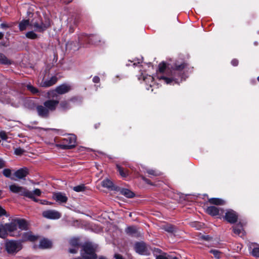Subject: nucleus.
<instances>
[{
	"instance_id": "nucleus-48",
	"label": "nucleus",
	"mask_w": 259,
	"mask_h": 259,
	"mask_svg": "<svg viewBox=\"0 0 259 259\" xmlns=\"http://www.w3.org/2000/svg\"><path fill=\"white\" fill-rule=\"evenodd\" d=\"M114 257L115 259H123L122 256L119 254H115L114 255Z\"/></svg>"
},
{
	"instance_id": "nucleus-47",
	"label": "nucleus",
	"mask_w": 259,
	"mask_h": 259,
	"mask_svg": "<svg viewBox=\"0 0 259 259\" xmlns=\"http://www.w3.org/2000/svg\"><path fill=\"white\" fill-rule=\"evenodd\" d=\"M5 166V162L4 161L0 158V169L3 168Z\"/></svg>"
},
{
	"instance_id": "nucleus-2",
	"label": "nucleus",
	"mask_w": 259,
	"mask_h": 259,
	"mask_svg": "<svg viewBox=\"0 0 259 259\" xmlns=\"http://www.w3.org/2000/svg\"><path fill=\"white\" fill-rule=\"evenodd\" d=\"M3 227L6 238L8 233L12 236H15L14 231H16L18 228L21 230H25L27 228V223L23 219H14L10 223L3 225Z\"/></svg>"
},
{
	"instance_id": "nucleus-13",
	"label": "nucleus",
	"mask_w": 259,
	"mask_h": 259,
	"mask_svg": "<svg viewBox=\"0 0 259 259\" xmlns=\"http://www.w3.org/2000/svg\"><path fill=\"white\" fill-rule=\"evenodd\" d=\"M135 249L137 253L141 254H144L146 252V247L145 244L142 242L136 243Z\"/></svg>"
},
{
	"instance_id": "nucleus-21",
	"label": "nucleus",
	"mask_w": 259,
	"mask_h": 259,
	"mask_svg": "<svg viewBox=\"0 0 259 259\" xmlns=\"http://www.w3.org/2000/svg\"><path fill=\"white\" fill-rule=\"evenodd\" d=\"M143 80L147 83H149V87L147 88V90H149V88H152L154 84V77L151 75H146L143 76Z\"/></svg>"
},
{
	"instance_id": "nucleus-10",
	"label": "nucleus",
	"mask_w": 259,
	"mask_h": 259,
	"mask_svg": "<svg viewBox=\"0 0 259 259\" xmlns=\"http://www.w3.org/2000/svg\"><path fill=\"white\" fill-rule=\"evenodd\" d=\"M58 104V101L49 100L45 101L44 103V105L46 107V108H47L48 110L50 112V111H54Z\"/></svg>"
},
{
	"instance_id": "nucleus-45",
	"label": "nucleus",
	"mask_w": 259,
	"mask_h": 259,
	"mask_svg": "<svg viewBox=\"0 0 259 259\" xmlns=\"http://www.w3.org/2000/svg\"><path fill=\"white\" fill-rule=\"evenodd\" d=\"M231 64L233 66H236L238 65V61L236 59H233L232 61H231Z\"/></svg>"
},
{
	"instance_id": "nucleus-15",
	"label": "nucleus",
	"mask_w": 259,
	"mask_h": 259,
	"mask_svg": "<svg viewBox=\"0 0 259 259\" xmlns=\"http://www.w3.org/2000/svg\"><path fill=\"white\" fill-rule=\"evenodd\" d=\"M37 237L32 234L30 232H25L22 235V241H34Z\"/></svg>"
},
{
	"instance_id": "nucleus-16",
	"label": "nucleus",
	"mask_w": 259,
	"mask_h": 259,
	"mask_svg": "<svg viewBox=\"0 0 259 259\" xmlns=\"http://www.w3.org/2000/svg\"><path fill=\"white\" fill-rule=\"evenodd\" d=\"M57 81V78L56 76H53L49 79L42 81L40 85L42 87H49L55 84Z\"/></svg>"
},
{
	"instance_id": "nucleus-7",
	"label": "nucleus",
	"mask_w": 259,
	"mask_h": 259,
	"mask_svg": "<svg viewBox=\"0 0 259 259\" xmlns=\"http://www.w3.org/2000/svg\"><path fill=\"white\" fill-rule=\"evenodd\" d=\"M224 218L228 222L233 224L237 222L238 215L233 210L229 209L227 210Z\"/></svg>"
},
{
	"instance_id": "nucleus-6",
	"label": "nucleus",
	"mask_w": 259,
	"mask_h": 259,
	"mask_svg": "<svg viewBox=\"0 0 259 259\" xmlns=\"http://www.w3.org/2000/svg\"><path fill=\"white\" fill-rule=\"evenodd\" d=\"M42 215L47 219L55 220L60 218L61 214L56 210H48L43 211Z\"/></svg>"
},
{
	"instance_id": "nucleus-20",
	"label": "nucleus",
	"mask_w": 259,
	"mask_h": 259,
	"mask_svg": "<svg viewBox=\"0 0 259 259\" xmlns=\"http://www.w3.org/2000/svg\"><path fill=\"white\" fill-rule=\"evenodd\" d=\"M39 246L41 248H48L52 246V242L49 240L44 239L40 240Z\"/></svg>"
},
{
	"instance_id": "nucleus-11",
	"label": "nucleus",
	"mask_w": 259,
	"mask_h": 259,
	"mask_svg": "<svg viewBox=\"0 0 259 259\" xmlns=\"http://www.w3.org/2000/svg\"><path fill=\"white\" fill-rule=\"evenodd\" d=\"M41 194V191L39 189H35L32 191L28 190V193L26 194V197L32 199L35 202H38V199L35 198L34 196H39Z\"/></svg>"
},
{
	"instance_id": "nucleus-46",
	"label": "nucleus",
	"mask_w": 259,
	"mask_h": 259,
	"mask_svg": "<svg viewBox=\"0 0 259 259\" xmlns=\"http://www.w3.org/2000/svg\"><path fill=\"white\" fill-rule=\"evenodd\" d=\"M93 81L95 83H98L100 81V78L99 77L96 76L94 77Z\"/></svg>"
},
{
	"instance_id": "nucleus-35",
	"label": "nucleus",
	"mask_w": 259,
	"mask_h": 259,
	"mask_svg": "<svg viewBox=\"0 0 259 259\" xmlns=\"http://www.w3.org/2000/svg\"><path fill=\"white\" fill-rule=\"evenodd\" d=\"M27 88L29 91H30L33 94H35L38 93V90L36 88L33 87L31 84L27 85Z\"/></svg>"
},
{
	"instance_id": "nucleus-34",
	"label": "nucleus",
	"mask_w": 259,
	"mask_h": 259,
	"mask_svg": "<svg viewBox=\"0 0 259 259\" xmlns=\"http://www.w3.org/2000/svg\"><path fill=\"white\" fill-rule=\"evenodd\" d=\"M26 36L30 39H35L37 37V34L32 31L27 32Z\"/></svg>"
},
{
	"instance_id": "nucleus-39",
	"label": "nucleus",
	"mask_w": 259,
	"mask_h": 259,
	"mask_svg": "<svg viewBox=\"0 0 259 259\" xmlns=\"http://www.w3.org/2000/svg\"><path fill=\"white\" fill-rule=\"evenodd\" d=\"M24 150L21 148H16L14 150L15 154L17 155H21L24 152Z\"/></svg>"
},
{
	"instance_id": "nucleus-26",
	"label": "nucleus",
	"mask_w": 259,
	"mask_h": 259,
	"mask_svg": "<svg viewBox=\"0 0 259 259\" xmlns=\"http://www.w3.org/2000/svg\"><path fill=\"white\" fill-rule=\"evenodd\" d=\"M33 27L35 29V30L39 32L43 31L46 29V26L42 24H39L38 23H34Z\"/></svg>"
},
{
	"instance_id": "nucleus-44",
	"label": "nucleus",
	"mask_w": 259,
	"mask_h": 259,
	"mask_svg": "<svg viewBox=\"0 0 259 259\" xmlns=\"http://www.w3.org/2000/svg\"><path fill=\"white\" fill-rule=\"evenodd\" d=\"M40 202L41 204L44 205H51L52 204V202H49L46 200H40Z\"/></svg>"
},
{
	"instance_id": "nucleus-33",
	"label": "nucleus",
	"mask_w": 259,
	"mask_h": 259,
	"mask_svg": "<svg viewBox=\"0 0 259 259\" xmlns=\"http://www.w3.org/2000/svg\"><path fill=\"white\" fill-rule=\"evenodd\" d=\"M69 243L72 247H78L79 241L77 238H72L70 239Z\"/></svg>"
},
{
	"instance_id": "nucleus-5",
	"label": "nucleus",
	"mask_w": 259,
	"mask_h": 259,
	"mask_svg": "<svg viewBox=\"0 0 259 259\" xmlns=\"http://www.w3.org/2000/svg\"><path fill=\"white\" fill-rule=\"evenodd\" d=\"M9 188L12 193L20 196L26 197L27 193H28V190L26 188L20 186L17 184H12L9 185Z\"/></svg>"
},
{
	"instance_id": "nucleus-25",
	"label": "nucleus",
	"mask_w": 259,
	"mask_h": 259,
	"mask_svg": "<svg viewBox=\"0 0 259 259\" xmlns=\"http://www.w3.org/2000/svg\"><path fill=\"white\" fill-rule=\"evenodd\" d=\"M29 25V21L28 20H24L21 21L19 25V29L21 31H23L26 29L27 27Z\"/></svg>"
},
{
	"instance_id": "nucleus-29",
	"label": "nucleus",
	"mask_w": 259,
	"mask_h": 259,
	"mask_svg": "<svg viewBox=\"0 0 259 259\" xmlns=\"http://www.w3.org/2000/svg\"><path fill=\"white\" fill-rule=\"evenodd\" d=\"M3 172L4 175L5 177H6L7 178H10L12 180H16V179L14 177H11V170L10 169H8V168L4 169L3 170Z\"/></svg>"
},
{
	"instance_id": "nucleus-42",
	"label": "nucleus",
	"mask_w": 259,
	"mask_h": 259,
	"mask_svg": "<svg viewBox=\"0 0 259 259\" xmlns=\"http://www.w3.org/2000/svg\"><path fill=\"white\" fill-rule=\"evenodd\" d=\"M6 211L1 206H0V217L6 215Z\"/></svg>"
},
{
	"instance_id": "nucleus-12",
	"label": "nucleus",
	"mask_w": 259,
	"mask_h": 259,
	"mask_svg": "<svg viewBox=\"0 0 259 259\" xmlns=\"http://www.w3.org/2000/svg\"><path fill=\"white\" fill-rule=\"evenodd\" d=\"M36 110L39 116L42 117H47L49 114L47 108L44 105L37 106Z\"/></svg>"
},
{
	"instance_id": "nucleus-8",
	"label": "nucleus",
	"mask_w": 259,
	"mask_h": 259,
	"mask_svg": "<svg viewBox=\"0 0 259 259\" xmlns=\"http://www.w3.org/2000/svg\"><path fill=\"white\" fill-rule=\"evenodd\" d=\"M71 90V87L67 84H63L57 87L56 89L51 92L53 94V96L57 93L59 94H64L68 92Z\"/></svg>"
},
{
	"instance_id": "nucleus-3",
	"label": "nucleus",
	"mask_w": 259,
	"mask_h": 259,
	"mask_svg": "<svg viewBox=\"0 0 259 259\" xmlns=\"http://www.w3.org/2000/svg\"><path fill=\"white\" fill-rule=\"evenodd\" d=\"M23 247L22 242L16 240H8L5 243L6 250L9 254H15Z\"/></svg>"
},
{
	"instance_id": "nucleus-41",
	"label": "nucleus",
	"mask_w": 259,
	"mask_h": 259,
	"mask_svg": "<svg viewBox=\"0 0 259 259\" xmlns=\"http://www.w3.org/2000/svg\"><path fill=\"white\" fill-rule=\"evenodd\" d=\"M117 167L118 170L120 175L122 177H125L126 176V172H124L123 170L122 169V168L120 166H119V165H117Z\"/></svg>"
},
{
	"instance_id": "nucleus-30",
	"label": "nucleus",
	"mask_w": 259,
	"mask_h": 259,
	"mask_svg": "<svg viewBox=\"0 0 259 259\" xmlns=\"http://www.w3.org/2000/svg\"><path fill=\"white\" fill-rule=\"evenodd\" d=\"M73 190L77 192H83L85 190V187L84 185H80L73 187Z\"/></svg>"
},
{
	"instance_id": "nucleus-17",
	"label": "nucleus",
	"mask_w": 259,
	"mask_h": 259,
	"mask_svg": "<svg viewBox=\"0 0 259 259\" xmlns=\"http://www.w3.org/2000/svg\"><path fill=\"white\" fill-rule=\"evenodd\" d=\"M233 232L241 237L244 235V231L241 224H237L233 227Z\"/></svg>"
},
{
	"instance_id": "nucleus-23",
	"label": "nucleus",
	"mask_w": 259,
	"mask_h": 259,
	"mask_svg": "<svg viewBox=\"0 0 259 259\" xmlns=\"http://www.w3.org/2000/svg\"><path fill=\"white\" fill-rule=\"evenodd\" d=\"M120 193L121 194L127 198H133L135 195L134 193L132 191L127 189H121Z\"/></svg>"
},
{
	"instance_id": "nucleus-51",
	"label": "nucleus",
	"mask_w": 259,
	"mask_h": 259,
	"mask_svg": "<svg viewBox=\"0 0 259 259\" xmlns=\"http://www.w3.org/2000/svg\"><path fill=\"white\" fill-rule=\"evenodd\" d=\"M143 180L146 182L147 183V184H151V183L150 182V181L149 180H148L147 179L145 178H144L143 177Z\"/></svg>"
},
{
	"instance_id": "nucleus-24",
	"label": "nucleus",
	"mask_w": 259,
	"mask_h": 259,
	"mask_svg": "<svg viewBox=\"0 0 259 259\" xmlns=\"http://www.w3.org/2000/svg\"><path fill=\"white\" fill-rule=\"evenodd\" d=\"M208 201L210 203L215 205H223L225 203L224 200L220 198H212L209 199Z\"/></svg>"
},
{
	"instance_id": "nucleus-56",
	"label": "nucleus",
	"mask_w": 259,
	"mask_h": 259,
	"mask_svg": "<svg viewBox=\"0 0 259 259\" xmlns=\"http://www.w3.org/2000/svg\"><path fill=\"white\" fill-rule=\"evenodd\" d=\"M174 259H177V257H175V258H174Z\"/></svg>"
},
{
	"instance_id": "nucleus-53",
	"label": "nucleus",
	"mask_w": 259,
	"mask_h": 259,
	"mask_svg": "<svg viewBox=\"0 0 259 259\" xmlns=\"http://www.w3.org/2000/svg\"><path fill=\"white\" fill-rule=\"evenodd\" d=\"M4 36V33L0 32V39H2Z\"/></svg>"
},
{
	"instance_id": "nucleus-1",
	"label": "nucleus",
	"mask_w": 259,
	"mask_h": 259,
	"mask_svg": "<svg viewBox=\"0 0 259 259\" xmlns=\"http://www.w3.org/2000/svg\"><path fill=\"white\" fill-rule=\"evenodd\" d=\"M187 66L183 61H177L174 64L166 65L161 63L159 65V70L156 77L167 84H179L186 77L184 75V69Z\"/></svg>"
},
{
	"instance_id": "nucleus-19",
	"label": "nucleus",
	"mask_w": 259,
	"mask_h": 259,
	"mask_svg": "<svg viewBox=\"0 0 259 259\" xmlns=\"http://www.w3.org/2000/svg\"><path fill=\"white\" fill-rule=\"evenodd\" d=\"M101 185L102 187L107 188L109 190H113L114 189V185L113 182L108 179H106L103 180L101 182Z\"/></svg>"
},
{
	"instance_id": "nucleus-18",
	"label": "nucleus",
	"mask_w": 259,
	"mask_h": 259,
	"mask_svg": "<svg viewBox=\"0 0 259 259\" xmlns=\"http://www.w3.org/2000/svg\"><path fill=\"white\" fill-rule=\"evenodd\" d=\"M220 210L219 208L214 206L208 207L206 209L207 213L212 216H215L221 214L220 213Z\"/></svg>"
},
{
	"instance_id": "nucleus-28",
	"label": "nucleus",
	"mask_w": 259,
	"mask_h": 259,
	"mask_svg": "<svg viewBox=\"0 0 259 259\" xmlns=\"http://www.w3.org/2000/svg\"><path fill=\"white\" fill-rule=\"evenodd\" d=\"M0 63L8 64H10V61L4 55L0 53Z\"/></svg>"
},
{
	"instance_id": "nucleus-49",
	"label": "nucleus",
	"mask_w": 259,
	"mask_h": 259,
	"mask_svg": "<svg viewBox=\"0 0 259 259\" xmlns=\"http://www.w3.org/2000/svg\"><path fill=\"white\" fill-rule=\"evenodd\" d=\"M156 259H168L166 256L162 255H158Z\"/></svg>"
},
{
	"instance_id": "nucleus-31",
	"label": "nucleus",
	"mask_w": 259,
	"mask_h": 259,
	"mask_svg": "<svg viewBox=\"0 0 259 259\" xmlns=\"http://www.w3.org/2000/svg\"><path fill=\"white\" fill-rule=\"evenodd\" d=\"M60 106L63 110L68 109L70 107L69 102L67 101L61 102Z\"/></svg>"
},
{
	"instance_id": "nucleus-55",
	"label": "nucleus",
	"mask_w": 259,
	"mask_h": 259,
	"mask_svg": "<svg viewBox=\"0 0 259 259\" xmlns=\"http://www.w3.org/2000/svg\"><path fill=\"white\" fill-rule=\"evenodd\" d=\"M257 80L259 81V76L257 77Z\"/></svg>"
},
{
	"instance_id": "nucleus-40",
	"label": "nucleus",
	"mask_w": 259,
	"mask_h": 259,
	"mask_svg": "<svg viewBox=\"0 0 259 259\" xmlns=\"http://www.w3.org/2000/svg\"><path fill=\"white\" fill-rule=\"evenodd\" d=\"M4 229L3 224H0V237L3 238H5V232Z\"/></svg>"
},
{
	"instance_id": "nucleus-38",
	"label": "nucleus",
	"mask_w": 259,
	"mask_h": 259,
	"mask_svg": "<svg viewBox=\"0 0 259 259\" xmlns=\"http://www.w3.org/2000/svg\"><path fill=\"white\" fill-rule=\"evenodd\" d=\"M253 256L255 257H259V247H254L251 251Z\"/></svg>"
},
{
	"instance_id": "nucleus-9",
	"label": "nucleus",
	"mask_w": 259,
	"mask_h": 259,
	"mask_svg": "<svg viewBox=\"0 0 259 259\" xmlns=\"http://www.w3.org/2000/svg\"><path fill=\"white\" fill-rule=\"evenodd\" d=\"M52 197L53 199L59 203H66L68 200L66 194L60 192L54 193Z\"/></svg>"
},
{
	"instance_id": "nucleus-22",
	"label": "nucleus",
	"mask_w": 259,
	"mask_h": 259,
	"mask_svg": "<svg viewBox=\"0 0 259 259\" xmlns=\"http://www.w3.org/2000/svg\"><path fill=\"white\" fill-rule=\"evenodd\" d=\"M127 234L131 235L132 236H136L138 233H140L139 229L136 227L131 226L128 227L125 230Z\"/></svg>"
},
{
	"instance_id": "nucleus-37",
	"label": "nucleus",
	"mask_w": 259,
	"mask_h": 259,
	"mask_svg": "<svg viewBox=\"0 0 259 259\" xmlns=\"http://www.w3.org/2000/svg\"><path fill=\"white\" fill-rule=\"evenodd\" d=\"M163 229L168 232H172L175 230L174 227L171 225H164L163 227Z\"/></svg>"
},
{
	"instance_id": "nucleus-36",
	"label": "nucleus",
	"mask_w": 259,
	"mask_h": 259,
	"mask_svg": "<svg viewBox=\"0 0 259 259\" xmlns=\"http://www.w3.org/2000/svg\"><path fill=\"white\" fill-rule=\"evenodd\" d=\"M147 172L150 175L154 176H157L160 175V172L158 171L152 169H148L147 170Z\"/></svg>"
},
{
	"instance_id": "nucleus-14",
	"label": "nucleus",
	"mask_w": 259,
	"mask_h": 259,
	"mask_svg": "<svg viewBox=\"0 0 259 259\" xmlns=\"http://www.w3.org/2000/svg\"><path fill=\"white\" fill-rule=\"evenodd\" d=\"M28 175V171L26 168H20L16 171L14 174V176L18 179H23Z\"/></svg>"
},
{
	"instance_id": "nucleus-50",
	"label": "nucleus",
	"mask_w": 259,
	"mask_h": 259,
	"mask_svg": "<svg viewBox=\"0 0 259 259\" xmlns=\"http://www.w3.org/2000/svg\"><path fill=\"white\" fill-rule=\"evenodd\" d=\"M0 138L3 140H5L6 138V136L4 133H0Z\"/></svg>"
},
{
	"instance_id": "nucleus-54",
	"label": "nucleus",
	"mask_w": 259,
	"mask_h": 259,
	"mask_svg": "<svg viewBox=\"0 0 259 259\" xmlns=\"http://www.w3.org/2000/svg\"><path fill=\"white\" fill-rule=\"evenodd\" d=\"M99 259H107V258L104 256H100L99 257Z\"/></svg>"
},
{
	"instance_id": "nucleus-27",
	"label": "nucleus",
	"mask_w": 259,
	"mask_h": 259,
	"mask_svg": "<svg viewBox=\"0 0 259 259\" xmlns=\"http://www.w3.org/2000/svg\"><path fill=\"white\" fill-rule=\"evenodd\" d=\"M210 252L212 253L217 259H220L223 255L222 252L217 249H212L210 251Z\"/></svg>"
},
{
	"instance_id": "nucleus-32",
	"label": "nucleus",
	"mask_w": 259,
	"mask_h": 259,
	"mask_svg": "<svg viewBox=\"0 0 259 259\" xmlns=\"http://www.w3.org/2000/svg\"><path fill=\"white\" fill-rule=\"evenodd\" d=\"M90 40L91 43L97 45L98 44V42H100V40L99 39V37L97 35H92L90 37Z\"/></svg>"
},
{
	"instance_id": "nucleus-43",
	"label": "nucleus",
	"mask_w": 259,
	"mask_h": 259,
	"mask_svg": "<svg viewBox=\"0 0 259 259\" xmlns=\"http://www.w3.org/2000/svg\"><path fill=\"white\" fill-rule=\"evenodd\" d=\"M78 247H73L72 248H70L69 251L71 253H75L78 251Z\"/></svg>"
},
{
	"instance_id": "nucleus-52",
	"label": "nucleus",
	"mask_w": 259,
	"mask_h": 259,
	"mask_svg": "<svg viewBox=\"0 0 259 259\" xmlns=\"http://www.w3.org/2000/svg\"><path fill=\"white\" fill-rule=\"evenodd\" d=\"M1 27L2 28H4L7 27H8V26H7V24H5V23H2V24H1Z\"/></svg>"
},
{
	"instance_id": "nucleus-4",
	"label": "nucleus",
	"mask_w": 259,
	"mask_h": 259,
	"mask_svg": "<svg viewBox=\"0 0 259 259\" xmlns=\"http://www.w3.org/2000/svg\"><path fill=\"white\" fill-rule=\"evenodd\" d=\"M76 137L74 135H68L62 140L61 143L57 144V146L62 149H71L75 146Z\"/></svg>"
}]
</instances>
